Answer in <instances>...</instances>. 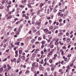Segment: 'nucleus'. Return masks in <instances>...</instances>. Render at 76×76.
<instances>
[{
  "label": "nucleus",
  "mask_w": 76,
  "mask_h": 76,
  "mask_svg": "<svg viewBox=\"0 0 76 76\" xmlns=\"http://www.w3.org/2000/svg\"><path fill=\"white\" fill-rule=\"evenodd\" d=\"M41 22H37L36 23H35V25H38V26H39V25H41Z\"/></svg>",
  "instance_id": "f257e3e1"
},
{
  "label": "nucleus",
  "mask_w": 76,
  "mask_h": 76,
  "mask_svg": "<svg viewBox=\"0 0 76 76\" xmlns=\"http://www.w3.org/2000/svg\"><path fill=\"white\" fill-rule=\"evenodd\" d=\"M63 35V33L62 32L59 33L58 34V36H59V37H60V36H61V35Z\"/></svg>",
  "instance_id": "f03ea898"
},
{
  "label": "nucleus",
  "mask_w": 76,
  "mask_h": 76,
  "mask_svg": "<svg viewBox=\"0 0 76 76\" xmlns=\"http://www.w3.org/2000/svg\"><path fill=\"white\" fill-rule=\"evenodd\" d=\"M60 52H61V54L62 55H64V51H63V50H61L60 51Z\"/></svg>",
  "instance_id": "7ed1b4c3"
},
{
  "label": "nucleus",
  "mask_w": 76,
  "mask_h": 76,
  "mask_svg": "<svg viewBox=\"0 0 76 76\" xmlns=\"http://www.w3.org/2000/svg\"><path fill=\"white\" fill-rule=\"evenodd\" d=\"M28 7H30V8H31V9L32 7V6H31V4L30 3L28 4Z\"/></svg>",
  "instance_id": "20e7f679"
},
{
  "label": "nucleus",
  "mask_w": 76,
  "mask_h": 76,
  "mask_svg": "<svg viewBox=\"0 0 76 76\" xmlns=\"http://www.w3.org/2000/svg\"><path fill=\"white\" fill-rule=\"evenodd\" d=\"M7 66L8 67L7 68V69L8 70H10V69H11V67L10 66V65H9L8 64H7Z\"/></svg>",
  "instance_id": "39448f33"
},
{
  "label": "nucleus",
  "mask_w": 76,
  "mask_h": 76,
  "mask_svg": "<svg viewBox=\"0 0 76 76\" xmlns=\"http://www.w3.org/2000/svg\"><path fill=\"white\" fill-rule=\"evenodd\" d=\"M31 70L32 72H34V70H35V68H34V67H32L31 68Z\"/></svg>",
  "instance_id": "423d86ee"
},
{
  "label": "nucleus",
  "mask_w": 76,
  "mask_h": 76,
  "mask_svg": "<svg viewBox=\"0 0 76 76\" xmlns=\"http://www.w3.org/2000/svg\"><path fill=\"white\" fill-rule=\"evenodd\" d=\"M20 61V59L19 58L17 61V63H19Z\"/></svg>",
  "instance_id": "0eeeda50"
},
{
  "label": "nucleus",
  "mask_w": 76,
  "mask_h": 76,
  "mask_svg": "<svg viewBox=\"0 0 76 76\" xmlns=\"http://www.w3.org/2000/svg\"><path fill=\"white\" fill-rule=\"evenodd\" d=\"M40 5V8H41V7H42V6H44V4H43V3H41Z\"/></svg>",
  "instance_id": "6e6552de"
},
{
  "label": "nucleus",
  "mask_w": 76,
  "mask_h": 76,
  "mask_svg": "<svg viewBox=\"0 0 76 76\" xmlns=\"http://www.w3.org/2000/svg\"><path fill=\"white\" fill-rule=\"evenodd\" d=\"M27 73H29V71L28 70H27L26 71V74Z\"/></svg>",
  "instance_id": "1a4fd4ad"
},
{
  "label": "nucleus",
  "mask_w": 76,
  "mask_h": 76,
  "mask_svg": "<svg viewBox=\"0 0 76 76\" xmlns=\"http://www.w3.org/2000/svg\"><path fill=\"white\" fill-rule=\"evenodd\" d=\"M50 48H53V47H54V45H50Z\"/></svg>",
  "instance_id": "9d476101"
},
{
  "label": "nucleus",
  "mask_w": 76,
  "mask_h": 76,
  "mask_svg": "<svg viewBox=\"0 0 76 76\" xmlns=\"http://www.w3.org/2000/svg\"><path fill=\"white\" fill-rule=\"evenodd\" d=\"M22 26H20L19 28V32H20V28H22Z\"/></svg>",
  "instance_id": "9b49d317"
},
{
  "label": "nucleus",
  "mask_w": 76,
  "mask_h": 76,
  "mask_svg": "<svg viewBox=\"0 0 76 76\" xmlns=\"http://www.w3.org/2000/svg\"><path fill=\"white\" fill-rule=\"evenodd\" d=\"M38 66V63H36V65H35V67H37Z\"/></svg>",
  "instance_id": "f8f14e48"
},
{
  "label": "nucleus",
  "mask_w": 76,
  "mask_h": 76,
  "mask_svg": "<svg viewBox=\"0 0 76 76\" xmlns=\"http://www.w3.org/2000/svg\"><path fill=\"white\" fill-rule=\"evenodd\" d=\"M21 58V59H22L23 60H24L25 58V57L23 56H22Z\"/></svg>",
  "instance_id": "ddd939ff"
},
{
  "label": "nucleus",
  "mask_w": 76,
  "mask_h": 76,
  "mask_svg": "<svg viewBox=\"0 0 76 76\" xmlns=\"http://www.w3.org/2000/svg\"><path fill=\"white\" fill-rule=\"evenodd\" d=\"M71 56H72V54H68L67 56L68 57H70Z\"/></svg>",
  "instance_id": "4468645a"
},
{
  "label": "nucleus",
  "mask_w": 76,
  "mask_h": 76,
  "mask_svg": "<svg viewBox=\"0 0 76 76\" xmlns=\"http://www.w3.org/2000/svg\"><path fill=\"white\" fill-rule=\"evenodd\" d=\"M58 41H59V39L58 38L56 39V42H58Z\"/></svg>",
  "instance_id": "2eb2a0df"
},
{
  "label": "nucleus",
  "mask_w": 76,
  "mask_h": 76,
  "mask_svg": "<svg viewBox=\"0 0 76 76\" xmlns=\"http://www.w3.org/2000/svg\"><path fill=\"white\" fill-rule=\"evenodd\" d=\"M19 53L20 54H22V51L21 50H19Z\"/></svg>",
  "instance_id": "dca6fc26"
},
{
  "label": "nucleus",
  "mask_w": 76,
  "mask_h": 76,
  "mask_svg": "<svg viewBox=\"0 0 76 76\" xmlns=\"http://www.w3.org/2000/svg\"><path fill=\"white\" fill-rule=\"evenodd\" d=\"M15 34L16 35H18L19 34V32L18 31H16Z\"/></svg>",
  "instance_id": "f3484780"
},
{
  "label": "nucleus",
  "mask_w": 76,
  "mask_h": 76,
  "mask_svg": "<svg viewBox=\"0 0 76 76\" xmlns=\"http://www.w3.org/2000/svg\"><path fill=\"white\" fill-rule=\"evenodd\" d=\"M45 48H44V50L43 51H44V53H45L47 51V50L45 49Z\"/></svg>",
  "instance_id": "a211bd4d"
},
{
  "label": "nucleus",
  "mask_w": 76,
  "mask_h": 76,
  "mask_svg": "<svg viewBox=\"0 0 76 76\" xmlns=\"http://www.w3.org/2000/svg\"><path fill=\"white\" fill-rule=\"evenodd\" d=\"M13 60H14V61L15 62H16V59L15 58H14L13 59Z\"/></svg>",
  "instance_id": "6ab92c4d"
},
{
  "label": "nucleus",
  "mask_w": 76,
  "mask_h": 76,
  "mask_svg": "<svg viewBox=\"0 0 76 76\" xmlns=\"http://www.w3.org/2000/svg\"><path fill=\"white\" fill-rule=\"evenodd\" d=\"M47 70L48 72H50V68H48L47 69Z\"/></svg>",
  "instance_id": "aec40b11"
},
{
  "label": "nucleus",
  "mask_w": 76,
  "mask_h": 76,
  "mask_svg": "<svg viewBox=\"0 0 76 76\" xmlns=\"http://www.w3.org/2000/svg\"><path fill=\"white\" fill-rule=\"evenodd\" d=\"M43 39H45V34L43 35Z\"/></svg>",
  "instance_id": "412c9836"
},
{
  "label": "nucleus",
  "mask_w": 76,
  "mask_h": 76,
  "mask_svg": "<svg viewBox=\"0 0 76 76\" xmlns=\"http://www.w3.org/2000/svg\"><path fill=\"white\" fill-rule=\"evenodd\" d=\"M62 49H64V50H66V47H65V46H63L62 47Z\"/></svg>",
  "instance_id": "4be33fe9"
},
{
  "label": "nucleus",
  "mask_w": 76,
  "mask_h": 76,
  "mask_svg": "<svg viewBox=\"0 0 76 76\" xmlns=\"http://www.w3.org/2000/svg\"><path fill=\"white\" fill-rule=\"evenodd\" d=\"M42 44L43 45L44 44H45V42H44V41H42Z\"/></svg>",
  "instance_id": "5701e85b"
},
{
  "label": "nucleus",
  "mask_w": 76,
  "mask_h": 76,
  "mask_svg": "<svg viewBox=\"0 0 76 76\" xmlns=\"http://www.w3.org/2000/svg\"><path fill=\"white\" fill-rule=\"evenodd\" d=\"M3 68H1L0 69V71H1V72H2V71H3Z\"/></svg>",
  "instance_id": "b1692460"
},
{
  "label": "nucleus",
  "mask_w": 76,
  "mask_h": 76,
  "mask_svg": "<svg viewBox=\"0 0 76 76\" xmlns=\"http://www.w3.org/2000/svg\"><path fill=\"white\" fill-rule=\"evenodd\" d=\"M7 67L6 65H5L3 66V68H4L5 69H6Z\"/></svg>",
  "instance_id": "393cba45"
},
{
  "label": "nucleus",
  "mask_w": 76,
  "mask_h": 76,
  "mask_svg": "<svg viewBox=\"0 0 76 76\" xmlns=\"http://www.w3.org/2000/svg\"><path fill=\"white\" fill-rule=\"evenodd\" d=\"M34 13H34V12H32V13H31V16H34Z\"/></svg>",
  "instance_id": "a878e982"
},
{
  "label": "nucleus",
  "mask_w": 76,
  "mask_h": 76,
  "mask_svg": "<svg viewBox=\"0 0 76 76\" xmlns=\"http://www.w3.org/2000/svg\"><path fill=\"white\" fill-rule=\"evenodd\" d=\"M32 66H35V63H33L32 64Z\"/></svg>",
  "instance_id": "bb28decb"
},
{
  "label": "nucleus",
  "mask_w": 76,
  "mask_h": 76,
  "mask_svg": "<svg viewBox=\"0 0 76 76\" xmlns=\"http://www.w3.org/2000/svg\"><path fill=\"white\" fill-rule=\"evenodd\" d=\"M22 73V71H20V72L19 73V75H21Z\"/></svg>",
  "instance_id": "cd10ccee"
},
{
  "label": "nucleus",
  "mask_w": 76,
  "mask_h": 76,
  "mask_svg": "<svg viewBox=\"0 0 76 76\" xmlns=\"http://www.w3.org/2000/svg\"><path fill=\"white\" fill-rule=\"evenodd\" d=\"M57 10H56V8H54V13H56V12H57Z\"/></svg>",
  "instance_id": "c85d7f7f"
},
{
  "label": "nucleus",
  "mask_w": 76,
  "mask_h": 76,
  "mask_svg": "<svg viewBox=\"0 0 76 76\" xmlns=\"http://www.w3.org/2000/svg\"><path fill=\"white\" fill-rule=\"evenodd\" d=\"M25 18L26 19H29V16H26Z\"/></svg>",
  "instance_id": "c756f323"
},
{
  "label": "nucleus",
  "mask_w": 76,
  "mask_h": 76,
  "mask_svg": "<svg viewBox=\"0 0 76 76\" xmlns=\"http://www.w3.org/2000/svg\"><path fill=\"white\" fill-rule=\"evenodd\" d=\"M66 36H69V33L67 32L66 34Z\"/></svg>",
  "instance_id": "7c9ffc66"
},
{
  "label": "nucleus",
  "mask_w": 76,
  "mask_h": 76,
  "mask_svg": "<svg viewBox=\"0 0 76 76\" xmlns=\"http://www.w3.org/2000/svg\"><path fill=\"white\" fill-rule=\"evenodd\" d=\"M20 7L21 8H23V7H24V6L22 5H21L20 6Z\"/></svg>",
  "instance_id": "2f4dec72"
},
{
  "label": "nucleus",
  "mask_w": 76,
  "mask_h": 76,
  "mask_svg": "<svg viewBox=\"0 0 76 76\" xmlns=\"http://www.w3.org/2000/svg\"><path fill=\"white\" fill-rule=\"evenodd\" d=\"M61 13H62V12H59V13H58V14L59 16H60V15H61Z\"/></svg>",
  "instance_id": "473e14b6"
},
{
  "label": "nucleus",
  "mask_w": 76,
  "mask_h": 76,
  "mask_svg": "<svg viewBox=\"0 0 76 76\" xmlns=\"http://www.w3.org/2000/svg\"><path fill=\"white\" fill-rule=\"evenodd\" d=\"M41 39H42V38L41 37H39L38 38V40H39V41H40V40H41Z\"/></svg>",
  "instance_id": "72a5a7b5"
},
{
  "label": "nucleus",
  "mask_w": 76,
  "mask_h": 76,
  "mask_svg": "<svg viewBox=\"0 0 76 76\" xmlns=\"http://www.w3.org/2000/svg\"><path fill=\"white\" fill-rule=\"evenodd\" d=\"M49 62L50 63H52L53 62V61H52V60H50L49 61Z\"/></svg>",
  "instance_id": "f704fd0d"
},
{
  "label": "nucleus",
  "mask_w": 76,
  "mask_h": 76,
  "mask_svg": "<svg viewBox=\"0 0 76 76\" xmlns=\"http://www.w3.org/2000/svg\"><path fill=\"white\" fill-rule=\"evenodd\" d=\"M45 32H48V29H45Z\"/></svg>",
  "instance_id": "c9c22d12"
},
{
  "label": "nucleus",
  "mask_w": 76,
  "mask_h": 76,
  "mask_svg": "<svg viewBox=\"0 0 76 76\" xmlns=\"http://www.w3.org/2000/svg\"><path fill=\"white\" fill-rule=\"evenodd\" d=\"M61 2H59L58 6H61Z\"/></svg>",
  "instance_id": "e433bc0d"
},
{
  "label": "nucleus",
  "mask_w": 76,
  "mask_h": 76,
  "mask_svg": "<svg viewBox=\"0 0 76 76\" xmlns=\"http://www.w3.org/2000/svg\"><path fill=\"white\" fill-rule=\"evenodd\" d=\"M52 44H53V41L50 42V45Z\"/></svg>",
  "instance_id": "4c0bfd02"
},
{
  "label": "nucleus",
  "mask_w": 76,
  "mask_h": 76,
  "mask_svg": "<svg viewBox=\"0 0 76 76\" xmlns=\"http://www.w3.org/2000/svg\"><path fill=\"white\" fill-rule=\"evenodd\" d=\"M59 22H62V19H60L59 20Z\"/></svg>",
  "instance_id": "58836bf2"
},
{
  "label": "nucleus",
  "mask_w": 76,
  "mask_h": 76,
  "mask_svg": "<svg viewBox=\"0 0 76 76\" xmlns=\"http://www.w3.org/2000/svg\"><path fill=\"white\" fill-rule=\"evenodd\" d=\"M44 47V45H42L41 47V48H43Z\"/></svg>",
  "instance_id": "ea45409f"
},
{
  "label": "nucleus",
  "mask_w": 76,
  "mask_h": 76,
  "mask_svg": "<svg viewBox=\"0 0 76 76\" xmlns=\"http://www.w3.org/2000/svg\"><path fill=\"white\" fill-rule=\"evenodd\" d=\"M45 75L46 76L47 75H48V73H47V72H46L45 73Z\"/></svg>",
  "instance_id": "a19ab883"
},
{
  "label": "nucleus",
  "mask_w": 76,
  "mask_h": 76,
  "mask_svg": "<svg viewBox=\"0 0 76 76\" xmlns=\"http://www.w3.org/2000/svg\"><path fill=\"white\" fill-rule=\"evenodd\" d=\"M28 60H29V58H28L26 60V62H27L28 61Z\"/></svg>",
  "instance_id": "79ce46f5"
},
{
  "label": "nucleus",
  "mask_w": 76,
  "mask_h": 76,
  "mask_svg": "<svg viewBox=\"0 0 76 76\" xmlns=\"http://www.w3.org/2000/svg\"><path fill=\"white\" fill-rule=\"evenodd\" d=\"M56 57L54 56V57L52 58V59L54 60V59H56Z\"/></svg>",
  "instance_id": "37998d69"
},
{
  "label": "nucleus",
  "mask_w": 76,
  "mask_h": 76,
  "mask_svg": "<svg viewBox=\"0 0 76 76\" xmlns=\"http://www.w3.org/2000/svg\"><path fill=\"white\" fill-rule=\"evenodd\" d=\"M44 53L43 51H41V54H44Z\"/></svg>",
  "instance_id": "c03bdc74"
},
{
  "label": "nucleus",
  "mask_w": 76,
  "mask_h": 76,
  "mask_svg": "<svg viewBox=\"0 0 76 76\" xmlns=\"http://www.w3.org/2000/svg\"><path fill=\"white\" fill-rule=\"evenodd\" d=\"M10 50L9 49L7 50H6V51L7 53H8V52H9V50Z\"/></svg>",
  "instance_id": "a18cd8bd"
},
{
  "label": "nucleus",
  "mask_w": 76,
  "mask_h": 76,
  "mask_svg": "<svg viewBox=\"0 0 76 76\" xmlns=\"http://www.w3.org/2000/svg\"><path fill=\"white\" fill-rule=\"evenodd\" d=\"M6 44H4V45L3 46L4 48H5V47H6Z\"/></svg>",
  "instance_id": "49530a36"
},
{
  "label": "nucleus",
  "mask_w": 76,
  "mask_h": 76,
  "mask_svg": "<svg viewBox=\"0 0 76 76\" xmlns=\"http://www.w3.org/2000/svg\"><path fill=\"white\" fill-rule=\"evenodd\" d=\"M7 60V58H5L3 60V61H6Z\"/></svg>",
  "instance_id": "de8ad7c7"
},
{
  "label": "nucleus",
  "mask_w": 76,
  "mask_h": 76,
  "mask_svg": "<svg viewBox=\"0 0 76 76\" xmlns=\"http://www.w3.org/2000/svg\"><path fill=\"white\" fill-rule=\"evenodd\" d=\"M23 17H26V15L25 14H23Z\"/></svg>",
  "instance_id": "09e8293b"
},
{
  "label": "nucleus",
  "mask_w": 76,
  "mask_h": 76,
  "mask_svg": "<svg viewBox=\"0 0 76 76\" xmlns=\"http://www.w3.org/2000/svg\"><path fill=\"white\" fill-rule=\"evenodd\" d=\"M5 3V1H3L2 2V4H4Z\"/></svg>",
  "instance_id": "8fccbe9b"
},
{
  "label": "nucleus",
  "mask_w": 76,
  "mask_h": 76,
  "mask_svg": "<svg viewBox=\"0 0 76 76\" xmlns=\"http://www.w3.org/2000/svg\"><path fill=\"white\" fill-rule=\"evenodd\" d=\"M35 49H33L32 50V51H31L32 53L34 52V51H35Z\"/></svg>",
  "instance_id": "3c124183"
},
{
  "label": "nucleus",
  "mask_w": 76,
  "mask_h": 76,
  "mask_svg": "<svg viewBox=\"0 0 76 76\" xmlns=\"http://www.w3.org/2000/svg\"><path fill=\"white\" fill-rule=\"evenodd\" d=\"M67 69H70V66H68V67H67Z\"/></svg>",
  "instance_id": "603ef678"
},
{
  "label": "nucleus",
  "mask_w": 76,
  "mask_h": 76,
  "mask_svg": "<svg viewBox=\"0 0 76 76\" xmlns=\"http://www.w3.org/2000/svg\"><path fill=\"white\" fill-rule=\"evenodd\" d=\"M50 39H49L48 40V42H50Z\"/></svg>",
  "instance_id": "864d4df0"
},
{
  "label": "nucleus",
  "mask_w": 76,
  "mask_h": 76,
  "mask_svg": "<svg viewBox=\"0 0 76 76\" xmlns=\"http://www.w3.org/2000/svg\"><path fill=\"white\" fill-rule=\"evenodd\" d=\"M11 7V6H10V5H9V6H7V8L8 9H9V7Z\"/></svg>",
  "instance_id": "5fc2aeb1"
},
{
  "label": "nucleus",
  "mask_w": 76,
  "mask_h": 76,
  "mask_svg": "<svg viewBox=\"0 0 76 76\" xmlns=\"http://www.w3.org/2000/svg\"><path fill=\"white\" fill-rule=\"evenodd\" d=\"M66 38H63V41H65V40H66Z\"/></svg>",
  "instance_id": "6e6d98bb"
},
{
  "label": "nucleus",
  "mask_w": 76,
  "mask_h": 76,
  "mask_svg": "<svg viewBox=\"0 0 76 76\" xmlns=\"http://www.w3.org/2000/svg\"><path fill=\"white\" fill-rule=\"evenodd\" d=\"M54 57H57V54H55L54 55Z\"/></svg>",
  "instance_id": "4d7b16f0"
},
{
  "label": "nucleus",
  "mask_w": 76,
  "mask_h": 76,
  "mask_svg": "<svg viewBox=\"0 0 76 76\" xmlns=\"http://www.w3.org/2000/svg\"><path fill=\"white\" fill-rule=\"evenodd\" d=\"M21 45L22 46L23 45H24V44L23 43H21Z\"/></svg>",
  "instance_id": "13d9d810"
},
{
  "label": "nucleus",
  "mask_w": 76,
  "mask_h": 76,
  "mask_svg": "<svg viewBox=\"0 0 76 76\" xmlns=\"http://www.w3.org/2000/svg\"><path fill=\"white\" fill-rule=\"evenodd\" d=\"M50 3H51V1H48V4H50Z\"/></svg>",
  "instance_id": "bf43d9fd"
},
{
  "label": "nucleus",
  "mask_w": 76,
  "mask_h": 76,
  "mask_svg": "<svg viewBox=\"0 0 76 76\" xmlns=\"http://www.w3.org/2000/svg\"><path fill=\"white\" fill-rule=\"evenodd\" d=\"M73 63H72L70 65V66L71 67H72V66H73Z\"/></svg>",
  "instance_id": "052dcab7"
},
{
  "label": "nucleus",
  "mask_w": 76,
  "mask_h": 76,
  "mask_svg": "<svg viewBox=\"0 0 76 76\" xmlns=\"http://www.w3.org/2000/svg\"><path fill=\"white\" fill-rule=\"evenodd\" d=\"M53 26H51L50 27V29H53Z\"/></svg>",
  "instance_id": "680f3d73"
},
{
  "label": "nucleus",
  "mask_w": 76,
  "mask_h": 76,
  "mask_svg": "<svg viewBox=\"0 0 76 76\" xmlns=\"http://www.w3.org/2000/svg\"><path fill=\"white\" fill-rule=\"evenodd\" d=\"M21 2L22 3H25V1H24V0H22L21 1Z\"/></svg>",
  "instance_id": "e2e57ef3"
},
{
  "label": "nucleus",
  "mask_w": 76,
  "mask_h": 76,
  "mask_svg": "<svg viewBox=\"0 0 76 76\" xmlns=\"http://www.w3.org/2000/svg\"><path fill=\"white\" fill-rule=\"evenodd\" d=\"M6 10L7 12H8V11H9V9L8 8H7Z\"/></svg>",
  "instance_id": "0e129e2a"
},
{
  "label": "nucleus",
  "mask_w": 76,
  "mask_h": 76,
  "mask_svg": "<svg viewBox=\"0 0 76 76\" xmlns=\"http://www.w3.org/2000/svg\"><path fill=\"white\" fill-rule=\"evenodd\" d=\"M39 63H40V64H43V63L41 61H39Z\"/></svg>",
  "instance_id": "69168bd1"
},
{
  "label": "nucleus",
  "mask_w": 76,
  "mask_h": 76,
  "mask_svg": "<svg viewBox=\"0 0 76 76\" xmlns=\"http://www.w3.org/2000/svg\"><path fill=\"white\" fill-rule=\"evenodd\" d=\"M19 44H20V42H18L17 43V45H19Z\"/></svg>",
  "instance_id": "338daca9"
},
{
  "label": "nucleus",
  "mask_w": 76,
  "mask_h": 76,
  "mask_svg": "<svg viewBox=\"0 0 76 76\" xmlns=\"http://www.w3.org/2000/svg\"><path fill=\"white\" fill-rule=\"evenodd\" d=\"M66 23V20H64V23Z\"/></svg>",
  "instance_id": "774afa93"
}]
</instances>
